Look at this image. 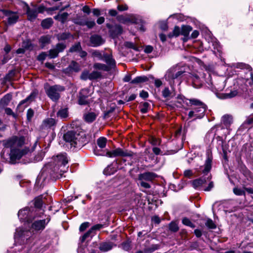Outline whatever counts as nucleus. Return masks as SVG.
I'll return each mask as SVG.
<instances>
[{
	"instance_id": "obj_1",
	"label": "nucleus",
	"mask_w": 253,
	"mask_h": 253,
	"mask_svg": "<svg viewBox=\"0 0 253 253\" xmlns=\"http://www.w3.org/2000/svg\"><path fill=\"white\" fill-rule=\"evenodd\" d=\"M28 139L23 136H13L2 141L3 145L6 148H10V159L14 164L17 160H20L22 157L30 152V150L27 146Z\"/></svg>"
},
{
	"instance_id": "obj_2",
	"label": "nucleus",
	"mask_w": 253,
	"mask_h": 253,
	"mask_svg": "<svg viewBox=\"0 0 253 253\" xmlns=\"http://www.w3.org/2000/svg\"><path fill=\"white\" fill-rule=\"evenodd\" d=\"M68 161L66 154H61L54 157V171L61 176L68 169Z\"/></svg>"
},
{
	"instance_id": "obj_3",
	"label": "nucleus",
	"mask_w": 253,
	"mask_h": 253,
	"mask_svg": "<svg viewBox=\"0 0 253 253\" xmlns=\"http://www.w3.org/2000/svg\"><path fill=\"white\" fill-rule=\"evenodd\" d=\"M45 92L48 97L53 101H57L60 97V93L65 90L63 86L55 84L44 87Z\"/></svg>"
},
{
	"instance_id": "obj_4",
	"label": "nucleus",
	"mask_w": 253,
	"mask_h": 253,
	"mask_svg": "<svg viewBox=\"0 0 253 253\" xmlns=\"http://www.w3.org/2000/svg\"><path fill=\"white\" fill-rule=\"evenodd\" d=\"M82 136L79 133L73 131H68L64 135V139L66 142L70 143L71 147H80L82 145L81 140Z\"/></svg>"
},
{
	"instance_id": "obj_5",
	"label": "nucleus",
	"mask_w": 253,
	"mask_h": 253,
	"mask_svg": "<svg viewBox=\"0 0 253 253\" xmlns=\"http://www.w3.org/2000/svg\"><path fill=\"white\" fill-rule=\"evenodd\" d=\"M133 153L127 150H124L121 148H118L110 151L107 152L106 156L109 158L116 157H132Z\"/></svg>"
},
{
	"instance_id": "obj_6",
	"label": "nucleus",
	"mask_w": 253,
	"mask_h": 253,
	"mask_svg": "<svg viewBox=\"0 0 253 253\" xmlns=\"http://www.w3.org/2000/svg\"><path fill=\"white\" fill-rule=\"evenodd\" d=\"M206 109V105H204V106L194 107L193 110L189 112L188 114L189 118L195 117L196 119H201L203 118L205 115Z\"/></svg>"
},
{
	"instance_id": "obj_7",
	"label": "nucleus",
	"mask_w": 253,
	"mask_h": 253,
	"mask_svg": "<svg viewBox=\"0 0 253 253\" xmlns=\"http://www.w3.org/2000/svg\"><path fill=\"white\" fill-rule=\"evenodd\" d=\"M74 23L80 26H86L88 29H91L95 26L94 20H88L82 16H77L73 20Z\"/></svg>"
},
{
	"instance_id": "obj_8",
	"label": "nucleus",
	"mask_w": 253,
	"mask_h": 253,
	"mask_svg": "<svg viewBox=\"0 0 253 253\" xmlns=\"http://www.w3.org/2000/svg\"><path fill=\"white\" fill-rule=\"evenodd\" d=\"M50 220V218L48 217L46 219L35 221L32 224V228L37 231L43 230Z\"/></svg>"
},
{
	"instance_id": "obj_9",
	"label": "nucleus",
	"mask_w": 253,
	"mask_h": 253,
	"mask_svg": "<svg viewBox=\"0 0 253 253\" xmlns=\"http://www.w3.org/2000/svg\"><path fill=\"white\" fill-rule=\"evenodd\" d=\"M56 122L55 119L53 118H46L44 120L41 126L42 130H48L49 129H53L56 126Z\"/></svg>"
},
{
	"instance_id": "obj_10",
	"label": "nucleus",
	"mask_w": 253,
	"mask_h": 253,
	"mask_svg": "<svg viewBox=\"0 0 253 253\" xmlns=\"http://www.w3.org/2000/svg\"><path fill=\"white\" fill-rule=\"evenodd\" d=\"M211 163L212 158L210 156H208L206 160L204 165L201 166L199 168V170H198V171L204 174V175L207 174L211 169Z\"/></svg>"
},
{
	"instance_id": "obj_11",
	"label": "nucleus",
	"mask_w": 253,
	"mask_h": 253,
	"mask_svg": "<svg viewBox=\"0 0 253 253\" xmlns=\"http://www.w3.org/2000/svg\"><path fill=\"white\" fill-rule=\"evenodd\" d=\"M65 47L66 46L63 43H57L55 48L51 49L49 51L48 56H49L50 58H54L58 56L59 52H62Z\"/></svg>"
},
{
	"instance_id": "obj_12",
	"label": "nucleus",
	"mask_w": 253,
	"mask_h": 253,
	"mask_svg": "<svg viewBox=\"0 0 253 253\" xmlns=\"http://www.w3.org/2000/svg\"><path fill=\"white\" fill-rule=\"evenodd\" d=\"M2 12L5 16H7V22L9 25L15 24L19 18L18 15L15 12L6 10H2Z\"/></svg>"
},
{
	"instance_id": "obj_13",
	"label": "nucleus",
	"mask_w": 253,
	"mask_h": 253,
	"mask_svg": "<svg viewBox=\"0 0 253 253\" xmlns=\"http://www.w3.org/2000/svg\"><path fill=\"white\" fill-rule=\"evenodd\" d=\"M18 215L20 220L29 222L31 216L30 208L26 207L20 210L18 213Z\"/></svg>"
},
{
	"instance_id": "obj_14",
	"label": "nucleus",
	"mask_w": 253,
	"mask_h": 253,
	"mask_svg": "<svg viewBox=\"0 0 253 253\" xmlns=\"http://www.w3.org/2000/svg\"><path fill=\"white\" fill-rule=\"evenodd\" d=\"M206 179L205 178L200 177L192 181L193 187L197 190H203L205 187Z\"/></svg>"
},
{
	"instance_id": "obj_15",
	"label": "nucleus",
	"mask_w": 253,
	"mask_h": 253,
	"mask_svg": "<svg viewBox=\"0 0 253 253\" xmlns=\"http://www.w3.org/2000/svg\"><path fill=\"white\" fill-rule=\"evenodd\" d=\"M26 14L29 20L33 21L38 16V12L36 7L31 8L28 5H26Z\"/></svg>"
},
{
	"instance_id": "obj_16",
	"label": "nucleus",
	"mask_w": 253,
	"mask_h": 253,
	"mask_svg": "<svg viewBox=\"0 0 253 253\" xmlns=\"http://www.w3.org/2000/svg\"><path fill=\"white\" fill-rule=\"evenodd\" d=\"M103 60L106 63V65L109 67V71L116 67V61L115 59L113 58L112 54L106 53L104 54V57Z\"/></svg>"
},
{
	"instance_id": "obj_17",
	"label": "nucleus",
	"mask_w": 253,
	"mask_h": 253,
	"mask_svg": "<svg viewBox=\"0 0 253 253\" xmlns=\"http://www.w3.org/2000/svg\"><path fill=\"white\" fill-rule=\"evenodd\" d=\"M157 177V174L152 172H146L140 174L138 176L139 180L152 181Z\"/></svg>"
},
{
	"instance_id": "obj_18",
	"label": "nucleus",
	"mask_w": 253,
	"mask_h": 253,
	"mask_svg": "<svg viewBox=\"0 0 253 253\" xmlns=\"http://www.w3.org/2000/svg\"><path fill=\"white\" fill-rule=\"evenodd\" d=\"M123 32V28L119 25L113 26L110 30V34L113 38H115L120 35Z\"/></svg>"
},
{
	"instance_id": "obj_19",
	"label": "nucleus",
	"mask_w": 253,
	"mask_h": 253,
	"mask_svg": "<svg viewBox=\"0 0 253 253\" xmlns=\"http://www.w3.org/2000/svg\"><path fill=\"white\" fill-rule=\"evenodd\" d=\"M118 21L123 24H127L129 23H136L137 19L133 16L131 17H124L123 16H119L117 17Z\"/></svg>"
},
{
	"instance_id": "obj_20",
	"label": "nucleus",
	"mask_w": 253,
	"mask_h": 253,
	"mask_svg": "<svg viewBox=\"0 0 253 253\" xmlns=\"http://www.w3.org/2000/svg\"><path fill=\"white\" fill-rule=\"evenodd\" d=\"M90 42L91 45L94 47L99 46L103 43V41L101 37L95 35L91 36Z\"/></svg>"
},
{
	"instance_id": "obj_21",
	"label": "nucleus",
	"mask_w": 253,
	"mask_h": 253,
	"mask_svg": "<svg viewBox=\"0 0 253 253\" xmlns=\"http://www.w3.org/2000/svg\"><path fill=\"white\" fill-rule=\"evenodd\" d=\"M184 73V72L182 71H179L174 74L172 72V71L170 70L167 72L166 75V79H168V80L175 79L180 77Z\"/></svg>"
},
{
	"instance_id": "obj_22",
	"label": "nucleus",
	"mask_w": 253,
	"mask_h": 253,
	"mask_svg": "<svg viewBox=\"0 0 253 253\" xmlns=\"http://www.w3.org/2000/svg\"><path fill=\"white\" fill-rule=\"evenodd\" d=\"M113 246L112 242H103L100 244L99 248L101 251L105 252L111 250Z\"/></svg>"
},
{
	"instance_id": "obj_23",
	"label": "nucleus",
	"mask_w": 253,
	"mask_h": 253,
	"mask_svg": "<svg viewBox=\"0 0 253 253\" xmlns=\"http://www.w3.org/2000/svg\"><path fill=\"white\" fill-rule=\"evenodd\" d=\"M97 116V115L94 112H88L84 115V118L86 122L90 123L96 119Z\"/></svg>"
},
{
	"instance_id": "obj_24",
	"label": "nucleus",
	"mask_w": 253,
	"mask_h": 253,
	"mask_svg": "<svg viewBox=\"0 0 253 253\" xmlns=\"http://www.w3.org/2000/svg\"><path fill=\"white\" fill-rule=\"evenodd\" d=\"M69 14L67 12H64L62 13H59L57 15L54 17V19L60 21L61 23H64L68 18Z\"/></svg>"
},
{
	"instance_id": "obj_25",
	"label": "nucleus",
	"mask_w": 253,
	"mask_h": 253,
	"mask_svg": "<svg viewBox=\"0 0 253 253\" xmlns=\"http://www.w3.org/2000/svg\"><path fill=\"white\" fill-rule=\"evenodd\" d=\"M53 23V20L51 18H47L42 21V26L44 29L49 28Z\"/></svg>"
},
{
	"instance_id": "obj_26",
	"label": "nucleus",
	"mask_w": 253,
	"mask_h": 253,
	"mask_svg": "<svg viewBox=\"0 0 253 253\" xmlns=\"http://www.w3.org/2000/svg\"><path fill=\"white\" fill-rule=\"evenodd\" d=\"M12 99V95L10 94L5 95L0 100V104L4 106H7Z\"/></svg>"
},
{
	"instance_id": "obj_27",
	"label": "nucleus",
	"mask_w": 253,
	"mask_h": 253,
	"mask_svg": "<svg viewBox=\"0 0 253 253\" xmlns=\"http://www.w3.org/2000/svg\"><path fill=\"white\" fill-rule=\"evenodd\" d=\"M148 80V79L146 76H138L135 78L131 81V84H137L145 82Z\"/></svg>"
},
{
	"instance_id": "obj_28",
	"label": "nucleus",
	"mask_w": 253,
	"mask_h": 253,
	"mask_svg": "<svg viewBox=\"0 0 253 253\" xmlns=\"http://www.w3.org/2000/svg\"><path fill=\"white\" fill-rule=\"evenodd\" d=\"M95 69L100 70L104 71H109V67L106 65L100 63H95L93 65Z\"/></svg>"
},
{
	"instance_id": "obj_29",
	"label": "nucleus",
	"mask_w": 253,
	"mask_h": 253,
	"mask_svg": "<svg viewBox=\"0 0 253 253\" xmlns=\"http://www.w3.org/2000/svg\"><path fill=\"white\" fill-rule=\"evenodd\" d=\"M187 100L189 101V103L191 106H195V107L199 106H204V105H205L204 103H203L200 100L197 99L193 98Z\"/></svg>"
},
{
	"instance_id": "obj_30",
	"label": "nucleus",
	"mask_w": 253,
	"mask_h": 253,
	"mask_svg": "<svg viewBox=\"0 0 253 253\" xmlns=\"http://www.w3.org/2000/svg\"><path fill=\"white\" fill-rule=\"evenodd\" d=\"M35 97V94L34 93H32L29 96H28L26 99L22 100L19 105H22L25 103H27L25 106H27L29 103L32 102Z\"/></svg>"
},
{
	"instance_id": "obj_31",
	"label": "nucleus",
	"mask_w": 253,
	"mask_h": 253,
	"mask_svg": "<svg viewBox=\"0 0 253 253\" xmlns=\"http://www.w3.org/2000/svg\"><path fill=\"white\" fill-rule=\"evenodd\" d=\"M86 91L85 89H82L80 93V96L79 99V104L80 105H86L88 103V101L86 97L82 94Z\"/></svg>"
},
{
	"instance_id": "obj_32",
	"label": "nucleus",
	"mask_w": 253,
	"mask_h": 253,
	"mask_svg": "<svg viewBox=\"0 0 253 253\" xmlns=\"http://www.w3.org/2000/svg\"><path fill=\"white\" fill-rule=\"evenodd\" d=\"M192 30V29L190 26H182L181 30V34L185 37H187L189 35V33Z\"/></svg>"
},
{
	"instance_id": "obj_33",
	"label": "nucleus",
	"mask_w": 253,
	"mask_h": 253,
	"mask_svg": "<svg viewBox=\"0 0 253 253\" xmlns=\"http://www.w3.org/2000/svg\"><path fill=\"white\" fill-rule=\"evenodd\" d=\"M221 121L224 125L227 126L232 123V118L231 116L225 115L222 117Z\"/></svg>"
},
{
	"instance_id": "obj_34",
	"label": "nucleus",
	"mask_w": 253,
	"mask_h": 253,
	"mask_svg": "<svg viewBox=\"0 0 253 253\" xmlns=\"http://www.w3.org/2000/svg\"><path fill=\"white\" fill-rule=\"evenodd\" d=\"M107 139L105 137H99L97 141L98 146L101 148H104L106 147Z\"/></svg>"
},
{
	"instance_id": "obj_35",
	"label": "nucleus",
	"mask_w": 253,
	"mask_h": 253,
	"mask_svg": "<svg viewBox=\"0 0 253 253\" xmlns=\"http://www.w3.org/2000/svg\"><path fill=\"white\" fill-rule=\"evenodd\" d=\"M91 54L93 57H96L99 60H103L104 57V54L106 53H103V54H102L101 52L98 50H93Z\"/></svg>"
},
{
	"instance_id": "obj_36",
	"label": "nucleus",
	"mask_w": 253,
	"mask_h": 253,
	"mask_svg": "<svg viewBox=\"0 0 253 253\" xmlns=\"http://www.w3.org/2000/svg\"><path fill=\"white\" fill-rule=\"evenodd\" d=\"M150 143L154 146L160 145L161 144V140L160 139L152 136L149 139Z\"/></svg>"
},
{
	"instance_id": "obj_37",
	"label": "nucleus",
	"mask_w": 253,
	"mask_h": 253,
	"mask_svg": "<svg viewBox=\"0 0 253 253\" xmlns=\"http://www.w3.org/2000/svg\"><path fill=\"white\" fill-rule=\"evenodd\" d=\"M57 116L61 118H66L68 117V110L67 109H63L57 113Z\"/></svg>"
},
{
	"instance_id": "obj_38",
	"label": "nucleus",
	"mask_w": 253,
	"mask_h": 253,
	"mask_svg": "<svg viewBox=\"0 0 253 253\" xmlns=\"http://www.w3.org/2000/svg\"><path fill=\"white\" fill-rule=\"evenodd\" d=\"M169 230L172 232H177L178 229L179 227L177 225V224L175 222H171L169 224Z\"/></svg>"
},
{
	"instance_id": "obj_39",
	"label": "nucleus",
	"mask_w": 253,
	"mask_h": 253,
	"mask_svg": "<svg viewBox=\"0 0 253 253\" xmlns=\"http://www.w3.org/2000/svg\"><path fill=\"white\" fill-rule=\"evenodd\" d=\"M149 108L150 104L148 102H144L141 106L140 111L143 114L146 113Z\"/></svg>"
},
{
	"instance_id": "obj_40",
	"label": "nucleus",
	"mask_w": 253,
	"mask_h": 253,
	"mask_svg": "<svg viewBox=\"0 0 253 253\" xmlns=\"http://www.w3.org/2000/svg\"><path fill=\"white\" fill-rule=\"evenodd\" d=\"M101 77L100 73L97 71H93L89 73V80H93L97 79Z\"/></svg>"
},
{
	"instance_id": "obj_41",
	"label": "nucleus",
	"mask_w": 253,
	"mask_h": 253,
	"mask_svg": "<svg viewBox=\"0 0 253 253\" xmlns=\"http://www.w3.org/2000/svg\"><path fill=\"white\" fill-rule=\"evenodd\" d=\"M182 222L183 224H184L186 226H188L190 227L194 228L195 227L194 224L191 222L190 220L187 217L183 218L182 219Z\"/></svg>"
},
{
	"instance_id": "obj_42",
	"label": "nucleus",
	"mask_w": 253,
	"mask_h": 253,
	"mask_svg": "<svg viewBox=\"0 0 253 253\" xmlns=\"http://www.w3.org/2000/svg\"><path fill=\"white\" fill-rule=\"evenodd\" d=\"M49 41L50 38L48 36H42L40 39V42L43 46H44L45 44L48 43Z\"/></svg>"
},
{
	"instance_id": "obj_43",
	"label": "nucleus",
	"mask_w": 253,
	"mask_h": 253,
	"mask_svg": "<svg viewBox=\"0 0 253 253\" xmlns=\"http://www.w3.org/2000/svg\"><path fill=\"white\" fill-rule=\"evenodd\" d=\"M81 49V45L80 42L76 43L73 45L70 49V52H75Z\"/></svg>"
},
{
	"instance_id": "obj_44",
	"label": "nucleus",
	"mask_w": 253,
	"mask_h": 253,
	"mask_svg": "<svg viewBox=\"0 0 253 253\" xmlns=\"http://www.w3.org/2000/svg\"><path fill=\"white\" fill-rule=\"evenodd\" d=\"M45 153L43 151H41L35 157V161L39 162L42 160L44 157Z\"/></svg>"
},
{
	"instance_id": "obj_45",
	"label": "nucleus",
	"mask_w": 253,
	"mask_h": 253,
	"mask_svg": "<svg viewBox=\"0 0 253 253\" xmlns=\"http://www.w3.org/2000/svg\"><path fill=\"white\" fill-rule=\"evenodd\" d=\"M70 66L75 72H78L80 70L79 65L75 61H72Z\"/></svg>"
},
{
	"instance_id": "obj_46",
	"label": "nucleus",
	"mask_w": 253,
	"mask_h": 253,
	"mask_svg": "<svg viewBox=\"0 0 253 253\" xmlns=\"http://www.w3.org/2000/svg\"><path fill=\"white\" fill-rule=\"evenodd\" d=\"M171 92L168 87H165L162 91V95L164 98H168L170 96Z\"/></svg>"
},
{
	"instance_id": "obj_47",
	"label": "nucleus",
	"mask_w": 253,
	"mask_h": 253,
	"mask_svg": "<svg viewBox=\"0 0 253 253\" xmlns=\"http://www.w3.org/2000/svg\"><path fill=\"white\" fill-rule=\"evenodd\" d=\"M233 192L235 195L238 196L245 195V192L240 188H234L233 189Z\"/></svg>"
},
{
	"instance_id": "obj_48",
	"label": "nucleus",
	"mask_w": 253,
	"mask_h": 253,
	"mask_svg": "<svg viewBox=\"0 0 253 253\" xmlns=\"http://www.w3.org/2000/svg\"><path fill=\"white\" fill-rule=\"evenodd\" d=\"M81 79L83 80H89V73L87 71H84L81 75Z\"/></svg>"
},
{
	"instance_id": "obj_49",
	"label": "nucleus",
	"mask_w": 253,
	"mask_h": 253,
	"mask_svg": "<svg viewBox=\"0 0 253 253\" xmlns=\"http://www.w3.org/2000/svg\"><path fill=\"white\" fill-rule=\"evenodd\" d=\"M205 224L208 227L211 229H214L216 227L215 224L211 219H208Z\"/></svg>"
},
{
	"instance_id": "obj_50",
	"label": "nucleus",
	"mask_w": 253,
	"mask_h": 253,
	"mask_svg": "<svg viewBox=\"0 0 253 253\" xmlns=\"http://www.w3.org/2000/svg\"><path fill=\"white\" fill-rule=\"evenodd\" d=\"M42 200L40 198H37L35 200V206L37 208H40L42 207Z\"/></svg>"
},
{
	"instance_id": "obj_51",
	"label": "nucleus",
	"mask_w": 253,
	"mask_h": 253,
	"mask_svg": "<svg viewBox=\"0 0 253 253\" xmlns=\"http://www.w3.org/2000/svg\"><path fill=\"white\" fill-rule=\"evenodd\" d=\"M92 232V231L90 229L86 233H85L81 238L82 242H84L88 237H89L90 236Z\"/></svg>"
},
{
	"instance_id": "obj_52",
	"label": "nucleus",
	"mask_w": 253,
	"mask_h": 253,
	"mask_svg": "<svg viewBox=\"0 0 253 253\" xmlns=\"http://www.w3.org/2000/svg\"><path fill=\"white\" fill-rule=\"evenodd\" d=\"M34 114V112L32 109L28 110L27 112V117L28 121H31Z\"/></svg>"
},
{
	"instance_id": "obj_53",
	"label": "nucleus",
	"mask_w": 253,
	"mask_h": 253,
	"mask_svg": "<svg viewBox=\"0 0 253 253\" xmlns=\"http://www.w3.org/2000/svg\"><path fill=\"white\" fill-rule=\"evenodd\" d=\"M5 112L7 115H11L14 118H16V115L14 113L12 110L10 108H6L5 109Z\"/></svg>"
},
{
	"instance_id": "obj_54",
	"label": "nucleus",
	"mask_w": 253,
	"mask_h": 253,
	"mask_svg": "<svg viewBox=\"0 0 253 253\" xmlns=\"http://www.w3.org/2000/svg\"><path fill=\"white\" fill-rule=\"evenodd\" d=\"M122 248L125 251H129L130 249V245L129 242H124L122 244Z\"/></svg>"
},
{
	"instance_id": "obj_55",
	"label": "nucleus",
	"mask_w": 253,
	"mask_h": 253,
	"mask_svg": "<svg viewBox=\"0 0 253 253\" xmlns=\"http://www.w3.org/2000/svg\"><path fill=\"white\" fill-rule=\"evenodd\" d=\"M214 187V183H213V182L212 181H211L208 186L207 187H206L205 186V187L204 188V191H211L212 188Z\"/></svg>"
},
{
	"instance_id": "obj_56",
	"label": "nucleus",
	"mask_w": 253,
	"mask_h": 253,
	"mask_svg": "<svg viewBox=\"0 0 253 253\" xmlns=\"http://www.w3.org/2000/svg\"><path fill=\"white\" fill-rule=\"evenodd\" d=\"M37 8L38 13H43L45 11H46L47 8L43 5H40Z\"/></svg>"
},
{
	"instance_id": "obj_57",
	"label": "nucleus",
	"mask_w": 253,
	"mask_h": 253,
	"mask_svg": "<svg viewBox=\"0 0 253 253\" xmlns=\"http://www.w3.org/2000/svg\"><path fill=\"white\" fill-rule=\"evenodd\" d=\"M181 30L179 27L175 26L173 31V35L176 37L179 36L181 34Z\"/></svg>"
},
{
	"instance_id": "obj_58",
	"label": "nucleus",
	"mask_w": 253,
	"mask_h": 253,
	"mask_svg": "<svg viewBox=\"0 0 253 253\" xmlns=\"http://www.w3.org/2000/svg\"><path fill=\"white\" fill-rule=\"evenodd\" d=\"M47 56V54L45 52H42L38 56V59L39 61H42L45 59Z\"/></svg>"
},
{
	"instance_id": "obj_59",
	"label": "nucleus",
	"mask_w": 253,
	"mask_h": 253,
	"mask_svg": "<svg viewBox=\"0 0 253 253\" xmlns=\"http://www.w3.org/2000/svg\"><path fill=\"white\" fill-rule=\"evenodd\" d=\"M140 185L141 186L145 188H146V189H149L150 188V185L147 183V182H146L145 181H144V180H140Z\"/></svg>"
},
{
	"instance_id": "obj_60",
	"label": "nucleus",
	"mask_w": 253,
	"mask_h": 253,
	"mask_svg": "<svg viewBox=\"0 0 253 253\" xmlns=\"http://www.w3.org/2000/svg\"><path fill=\"white\" fill-rule=\"evenodd\" d=\"M89 226V223L88 222H84L83 223H82L80 227V230L81 231H84L85 229H86V228H87Z\"/></svg>"
},
{
	"instance_id": "obj_61",
	"label": "nucleus",
	"mask_w": 253,
	"mask_h": 253,
	"mask_svg": "<svg viewBox=\"0 0 253 253\" xmlns=\"http://www.w3.org/2000/svg\"><path fill=\"white\" fill-rule=\"evenodd\" d=\"M103 224H96L94 226H93L91 229L92 230V232L94 230H99L100 229H101L102 228H103Z\"/></svg>"
},
{
	"instance_id": "obj_62",
	"label": "nucleus",
	"mask_w": 253,
	"mask_h": 253,
	"mask_svg": "<svg viewBox=\"0 0 253 253\" xmlns=\"http://www.w3.org/2000/svg\"><path fill=\"white\" fill-rule=\"evenodd\" d=\"M92 12L93 15H94L95 16H99L101 14L100 10L98 8L92 9Z\"/></svg>"
},
{
	"instance_id": "obj_63",
	"label": "nucleus",
	"mask_w": 253,
	"mask_h": 253,
	"mask_svg": "<svg viewBox=\"0 0 253 253\" xmlns=\"http://www.w3.org/2000/svg\"><path fill=\"white\" fill-rule=\"evenodd\" d=\"M117 8L119 11H122L127 10L128 7L126 4L119 5L117 7Z\"/></svg>"
},
{
	"instance_id": "obj_64",
	"label": "nucleus",
	"mask_w": 253,
	"mask_h": 253,
	"mask_svg": "<svg viewBox=\"0 0 253 253\" xmlns=\"http://www.w3.org/2000/svg\"><path fill=\"white\" fill-rule=\"evenodd\" d=\"M193 175L192 171L190 169H187L184 171V175L186 177H190Z\"/></svg>"
}]
</instances>
